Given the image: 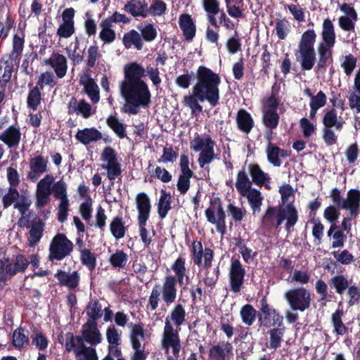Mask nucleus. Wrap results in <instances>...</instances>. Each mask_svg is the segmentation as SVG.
Segmentation results:
<instances>
[{"instance_id":"obj_41","label":"nucleus","mask_w":360,"mask_h":360,"mask_svg":"<svg viewBox=\"0 0 360 360\" xmlns=\"http://www.w3.org/2000/svg\"><path fill=\"white\" fill-rule=\"evenodd\" d=\"M41 90L37 85L30 89L27 97V106L29 109L36 110L40 105L42 100Z\"/></svg>"},{"instance_id":"obj_14","label":"nucleus","mask_w":360,"mask_h":360,"mask_svg":"<svg viewBox=\"0 0 360 360\" xmlns=\"http://www.w3.org/2000/svg\"><path fill=\"white\" fill-rule=\"evenodd\" d=\"M49 158L41 154L35 155L30 159V172L27 173V179L35 182L44 173L49 171Z\"/></svg>"},{"instance_id":"obj_17","label":"nucleus","mask_w":360,"mask_h":360,"mask_svg":"<svg viewBox=\"0 0 360 360\" xmlns=\"http://www.w3.org/2000/svg\"><path fill=\"white\" fill-rule=\"evenodd\" d=\"M15 59L5 55L0 58V84L5 88L11 81L12 74L15 70Z\"/></svg>"},{"instance_id":"obj_57","label":"nucleus","mask_w":360,"mask_h":360,"mask_svg":"<svg viewBox=\"0 0 360 360\" xmlns=\"http://www.w3.org/2000/svg\"><path fill=\"white\" fill-rule=\"evenodd\" d=\"M226 210L233 221L240 223L246 214V210L234 205L233 202H229L227 205Z\"/></svg>"},{"instance_id":"obj_7","label":"nucleus","mask_w":360,"mask_h":360,"mask_svg":"<svg viewBox=\"0 0 360 360\" xmlns=\"http://www.w3.org/2000/svg\"><path fill=\"white\" fill-rule=\"evenodd\" d=\"M284 298L293 311L303 312L307 310L312 301L310 291L304 287L288 290L284 293Z\"/></svg>"},{"instance_id":"obj_27","label":"nucleus","mask_w":360,"mask_h":360,"mask_svg":"<svg viewBox=\"0 0 360 360\" xmlns=\"http://www.w3.org/2000/svg\"><path fill=\"white\" fill-rule=\"evenodd\" d=\"M172 270L174 272L175 285L178 283L180 286L188 283V276L186 275V259L184 257L179 256L171 266Z\"/></svg>"},{"instance_id":"obj_39","label":"nucleus","mask_w":360,"mask_h":360,"mask_svg":"<svg viewBox=\"0 0 360 360\" xmlns=\"http://www.w3.org/2000/svg\"><path fill=\"white\" fill-rule=\"evenodd\" d=\"M236 245L246 264H250L257 257V252L253 251L251 248H248L245 243L244 240L240 237L236 238Z\"/></svg>"},{"instance_id":"obj_56","label":"nucleus","mask_w":360,"mask_h":360,"mask_svg":"<svg viewBox=\"0 0 360 360\" xmlns=\"http://www.w3.org/2000/svg\"><path fill=\"white\" fill-rule=\"evenodd\" d=\"M280 148L273 143L268 144L266 148L267 160L274 167H280L282 162L279 156Z\"/></svg>"},{"instance_id":"obj_44","label":"nucleus","mask_w":360,"mask_h":360,"mask_svg":"<svg viewBox=\"0 0 360 360\" xmlns=\"http://www.w3.org/2000/svg\"><path fill=\"white\" fill-rule=\"evenodd\" d=\"M344 313L342 310L337 309L331 315V323L334 328L333 332L338 335H343L347 333L348 328L342 321Z\"/></svg>"},{"instance_id":"obj_25","label":"nucleus","mask_w":360,"mask_h":360,"mask_svg":"<svg viewBox=\"0 0 360 360\" xmlns=\"http://www.w3.org/2000/svg\"><path fill=\"white\" fill-rule=\"evenodd\" d=\"M81 333L85 342L91 345L96 346L101 342L102 337L97 328V323L86 321L82 326Z\"/></svg>"},{"instance_id":"obj_4","label":"nucleus","mask_w":360,"mask_h":360,"mask_svg":"<svg viewBox=\"0 0 360 360\" xmlns=\"http://www.w3.org/2000/svg\"><path fill=\"white\" fill-rule=\"evenodd\" d=\"M316 37L317 35L314 29H308L301 35L295 55L302 70H312L316 63V53L314 45Z\"/></svg>"},{"instance_id":"obj_37","label":"nucleus","mask_w":360,"mask_h":360,"mask_svg":"<svg viewBox=\"0 0 360 360\" xmlns=\"http://www.w3.org/2000/svg\"><path fill=\"white\" fill-rule=\"evenodd\" d=\"M252 182L249 179L245 169L238 172L236 188L240 195L245 196V192L252 188Z\"/></svg>"},{"instance_id":"obj_34","label":"nucleus","mask_w":360,"mask_h":360,"mask_svg":"<svg viewBox=\"0 0 360 360\" xmlns=\"http://www.w3.org/2000/svg\"><path fill=\"white\" fill-rule=\"evenodd\" d=\"M86 313L88 316L87 322L97 323L96 321L102 317V305L97 298L89 300L86 307Z\"/></svg>"},{"instance_id":"obj_53","label":"nucleus","mask_w":360,"mask_h":360,"mask_svg":"<svg viewBox=\"0 0 360 360\" xmlns=\"http://www.w3.org/2000/svg\"><path fill=\"white\" fill-rule=\"evenodd\" d=\"M257 313V310L249 304L242 307L240 311L243 322L249 326H252L255 322Z\"/></svg>"},{"instance_id":"obj_8","label":"nucleus","mask_w":360,"mask_h":360,"mask_svg":"<svg viewBox=\"0 0 360 360\" xmlns=\"http://www.w3.org/2000/svg\"><path fill=\"white\" fill-rule=\"evenodd\" d=\"M212 207L205 211L207 221L216 226L217 232L224 235L226 231V213L220 198L216 197L210 200Z\"/></svg>"},{"instance_id":"obj_26","label":"nucleus","mask_w":360,"mask_h":360,"mask_svg":"<svg viewBox=\"0 0 360 360\" xmlns=\"http://www.w3.org/2000/svg\"><path fill=\"white\" fill-rule=\"evenodd\" d=\"M236 122L238 129L246 134L250 133L255 127V121L251 114L244 108L238 110Z\"/></svg>"},{"instance_id":"obj_1","label":"nucleus","mask_w":360,"mask_h":360,"mask_svg":"<svg viewBox=\"0 0 360 360\" xmlns=\"http://www.w3.org/2000/svg\"><path fill=\"white\" fill-rule=\"evenodd\" d=\"M196 79L191 93L185 95L182 100L183 104L191 109L192 114L202 112L200 103L207 101L210 106L216 107L220 99L221 78L219 74L209 68L200 65L197 69Z\"/></svg>"},{"instance_id":"obj_32","label":"nucleus","mask_w":360,"mask_h":360,"mask_svg":"<svg viewBox=\"0 0 360 360\" xmlns=\"http://www.w3.org/2000/svg\"><path fill=\"white\" fill-rule=\"evenodd\" d=\"M122 44L127 49L134 46L136 50L143 49V41L140 34L135 30H131L124 34Z\"/></svg>"},{"instance_id":"obj_47","label":"nucleus","mask_w":360,"mask_h":360,"mask_svg":"<svg viewBox=\"0 0 360 360\" xmlns=\"http://www.w3.org/2000/svg\"><path fill=\"white\" fill-rule=\"evenodd\" d=\"M186 310L184 306L181 304H176L170 312V315L168 316L169 320L173 322L174 325L179 328L186 321Z\"/></svg>"},{"instance_id":"obj_43","label":"nucleus","mask_w":360,"mask_h":360,"mask_svg":"<svg viewBox=\"0 0 360 360\" xmlns=\"http://www.w3.org/2000/svg\"><path fill=\"white\" fill-rule=\"evenodd\" d=\"M110 231L115 239L119 240L124 238L127 227L124 226L122 217L117 216L112 219L110 224Z\"/></svg>"},{"instance_id":"obj_62","label":"nucleus","mask_w":360,"mask_h":360,"mask_svg":"<svg viewBox=\"0 0 360 360\" xmlns=\"http://www.w3.org/2000/svg\"><path fill=\"white\" fill-rule=\"evenodd\" d=\"M331 254L341 264L348 265L354 261V257L347 250L333 251Z\"/></svg>"},{"instance_id":"obj_40","label":"nucleus","mask_w":360,"mask_h":360,"mask_svg":"<svg viewBox=\"0 0 360 360\" xmlns=\"http://www.w3.org/2000/svg\"><path fill=\"white\" fill-rule=\"evenodd\" d=\"M99 25L101 29L99 33L100 39L104 44H112L116 39V32L112 30V25L107 22L106 20H102Z\"/></svg>"},{"instance_id":"obj_9","label":"nucleus","mask_w":360,"mask_h":360,"mask_svg":"<svg viewBox=\"0 0 360 360\" xmlns=\"http://www.w3.org/2000/svg\"><path fill=\"white\" fill-rule=\"evenodd\" d=\"M260 308L258 316V323L260 326L269 328L271 326H283V317L276 309L271 307L266 297H262L260 301Z\"/></svg>"},{"instance_id":"obj_60","label":"nucleus","mask_w":360,"mask_h":360,"mask_svg":"<svg viewBox=\"0 0 360 360\" xmlns=\"http://www.w3.org/2000/svg\"><path fill=\"white\" fill-rule=\"evenodd\" d=\"M311 275L307 271H301L295 269L292 276H289L288 281L295 282L302 285H305L309 283Z\"/></svg>"},{"instance_id":"obj_6","label":"nucleus","mask_w":360,"mask_h":360,"mask_svg":"<svg viewBox=\"0 0 360 360\" xmlns=\"http://www.w3.org/2000/svg\"><path fill=\"white\" fill-rule=\"evenodd\" d=\"M74 249L73 243L64 233H57L52 238L49 248L48 260L53 263L70 255Z\"/></svg>"},{"instance_id":"obj_52","label":"nucleus","mask_w":360,"mask_h":360,"mask_svg":"<svg viewBox=\"0 0 360 360\" xmlns=\"http://www.w3.org/2000/svg\"><path fill=\"white\" fill-rule=\"evenodd\" d=\"M25 44L24 37H20L18 34H14L13 39V47L11 53L8 56L19 62L20 56L23 51Z\"/></svg>"},{"instance_id":"obj_28","label":"nucleus","mask_w":360,"mask_h":360,"mask_svg":"<svg viewBox=\"0 0 360 360\" xmlns=\"http://www.w3.org/2000/svg\"><path fill=\"white\" fill-rule=\"evenodd\" d=\"M179 25L185 39L188 41H192L195 36L196 26L191 15L188 13L180 15Z\"/></svg>"},{"instance_id":"obj_46","label":"nucleus","mask_w":360,"mask_h":360,"mask_svg":"<svg viewBox=\"0 0 360 360\" xmlns=\"http://www.w3.org/2000/svg\"><path fill=\"white\" fill-rule=\"evenodd\" d=\"M106 124L120 139L127 137L126 126L117 117L112 115L108 116Z\"/></svg>"},{"instance_id":"obj_11","label":"nucleus","mask_w":360,"mask_h":360,"mask_svg":"<svg viewBox=\"0 0 360 360\" xmlns=\"http://www.w3.org/2000/svg\"><path fill=\"white\" fill-rule=\"evenodd\" d=\"M245 269L239 259L232 257L229 272L230 290L239 292L245 281Z\"/></svg>"},{"instance_id":"obj_33","label":"nucleus","mask_w":360,"mask_h":360,"mask_svg":"<svg viewBox=\"0 0 360 360\" xmlns=\"http://www.w3.org/2000/svg\"><path fill=\"white\" fill-rule=\"evenodd\" d=\"M172 196L169 192L162 189L160 196L157 205V211L161 219H165L169 211L172 209Z\"/></svg>"},{"instance_id":"obj_22","label":"nucleus","mask_w":360,"mask_h":360,"mask_svg":"<svg viewBox=\"0 0 360 360\" xmlns=\"http://www.w3.org/2000/svg\"><path fill=\"white\" fill-rule=\"evenodd\" d=\"M54 276L60 286H65L70 290H75L79 286L80 276L77 271L68 274L62 269H58Z\"/></svg>"},{"instance_id":"obj_61","label":"nucleus","mask_w":360,"mask_h":360,"mask_svg":"<svg viewBox=\"0 0 360 360\" xmlns=\"http://www.w3.org/2000/svg\"><path fill=\"white\" fill-rule=\"evenodd\" d=\"M278 192L281 194V201L284 206L292 200L295 201L294 191L291 185L287 184L281 186Z\"/></svg>"},{"instance_id":"obj_55","label":"nucleus","mask_w":360,"mask_h":360,"mask_svg":"<svg viewBox=\"0 0 360 360\" xmlns=\"http://www.w3.org/2000/svg\"><path fill=\"white\" fill-rule=\"evenodd\" d=\"M214 148V146L209 147L207 145L206 148L200 151L198 159L200 168H204L206 165L210 164L215 159L216 155Z\"/></svg>"},{"instance_id":"obj_29","label":"nucleus","mask_w":360,"mask_h":360,"mask_svg":"<svg viewBox=\"0 0 360 360\" xmlns=\"http://www.w3.org/2000/svg\"><path fill=\"white\" fill-rule=\"evenodd\" d=\"M75 139L84 146L96 142L102 139V133L95 127L79 129Z\"/></svg>"},{"instance_id":"obj_64","label":"nucleus","mask_w":360,"mask_h":360,"mask_svg":"<svg viewBox=\"0 0 360 360\" xmlns=\"http://www.w3.org/2000/svg\"><path fill=\"white\" fill-rule=\"evenodd\" d=\"M139 30L141 39L147 42L153 41L157 37L158 32L156 28L152 23H148Z\"/></svg>"},{"instance_id":"obj_50","label":"nucleus","mask_w":360,"mask_h":360,"mask_svg":"<svg viewBox=\"0 0 360 360\" xmlns=\"http://www.w3.org/2000/svg\"><path fill=\"white\" fill-rule=\"evenodd\" d=\"M207 144L209 147L215 146V142L210 136L207 135V136L202 138L197 134L194 139L191 142V148L195 152L202 151L207 148Z\"/></svg>"},{"instance_id":"obj_2","label":"nucleus","mask_w":360,"mask_h":360,"mask_svg":"<svg viewBox=\"0 0 360 360\" xmlns=\"http://www.w3.org/2000/svg\"><path fill=\"white\" fill-rule=\"evenodd\" d=\"M285 220V230L290 233L299 220V213L293 200L284 207L269 206L262 216V224L266 229H277Z\"/></svg>"},{"instance_id":"obj_13","label":"nucleus","mask_w":360,"mask_h":360,"mask_svg":"<svg viewBox=\"0 0 360 360\" xmlns=\"http://www.w3.org/2000/svg\"><path fill=\"white\" fill-rule=\"evenodd\" d=\"M19 222L22 223V226L30 228L28 245L30 247H34L41 240L43 236L45 222L40 218H34L32 221V225H30L29 216L22 217L19 219Z\"/></svg>"},{"instance_id":"obj_45","label":"nucleus","mask_w":360,"mask_h":360,"mask_svg":"<svg viewBox=\"0 0 360 360\" xmlns=\"http://www.w3.org/2000/svg\"><path fill=\"white\" fill-rule=\"evenodd\" d=\"M328 284L338 295H342L349 288L347 278L344 275H335L330 278Z\"/></svg>"},{"instance_id":"obj_36","label":"nucleus","mask_w":360,"mask_h":360,"mask_svg":"<svg viewBox=\"0 0 360 360\" xmlns=\"http://www.w3.org/2000/svg\"><path fill=\"white\" fill-rule=\"evenodd\" d=\"M81 84L84 86V92L90 98L93 103L98 102L100 99L99 88L94 79L87 76L86 80H81Z\"/></svg>"},{"instance_id":"obj_12","label":"nucleus","mask_w":360,"mask_h":360,"mask_svg":"<svg viewBox=\"0 0 360 360\" xmlns=\"http://www.w3.org/2000/svg\"><path fill=\"white\" fill-rule=\"evenodd\" d=\"M162 346L166 350L172 348L174 356L179 355L181 350V341L179 333L177 330H174L168 317L165 319Z\"/></svg>"},{"instance_id":"obj_15","label":"nucleus","mask_w":360,"mask_h":360,"mask_svg":"<svg viewBox=\"0 0 360 360\" xmlns=\"http://www.w3.org/2000/svg\"><path fill=\"white\" fill-rule=\"evenodd\" d=\"M145 76V69L136 62H132L124 67V79L121 85L144 82L141 78Z\"/></svg>"},{"instance_id":"obj_30","label":"nucleus","mask_w":360,"mask_h":360,"mask_svg":"<svg viewBox=\"0 0 360 360\" xmlns=\"http://www.w3.org/2000/svg\"><path fill=\"white\" fill-rule=\"evenodd\" d=\"M29 264V260L25 255L18 254L15 257V262L6 264L4 269L7 275L13 276L18 273H24Z\"/></svg>"},{"instance_id":"obj_16","label":"nucleus","mask_w":360,"mask_h":360,"mask_svg":"<svg viewBox=\"0 0 360 360\" xmlns=\"http://www.w3.org/2000/svg\"><path fill=\"white\" fill-rule=\"evenodd\" d=\"M233 349L231 343L220 341L210 349L209 359L210 360H229Z\"/></svg>"},{"instance_id":"obj_3","label":"nucleus","mask_w":360,"mask_h":360,"mask_svg":"<svg viewBox=\"0 0 360 360\" xmlns=\"http://www.w3.org/2000/svg\"><path fill=\"white\" fill-rule=\"evenodd\" d=\"M120 91L126 102L122 108L125 113L136 115L139 108H147L151 102V94L146 82L120 85Z\"/></svg>"},{"instance_id":"obj_58","label":"nucleus","mask_w":360,"mask_h":360,"mask_svg":"<svg viewBox=\"0 0 360 360\" xmlns=\"http://www.w3.org/2000/svg\"><path fill=\"white\" fill-rule=\"evenodd\" d=\"M56 84L57 81L54 77L53 73L46 71L39 75L36 85L43 90L45 86H49L52 88L56 86Z\"/></svg>"},{"instance_id":"obj_48","label":"nucleus","mask_w":360,"mask_h":360,"mask_svg":"<svg viewBox=\"0 0 360 360\" xmlns=\"http://www.w3.org/2000/svg\"><path fill=\"white\" fill-rule=\"evenodd\" d=\"M131 328L130 331V342L131 345H141L140 339H143L145 336V330L142 323L134 324L132 322L128 324Z\"/></svg>"},{"instance_id":"obj_51","label":"nucleus","mask_w":360,"mask_h":360,"mask_svg":"<svg viewBox=\"0 0 360 360\" xmlns=\"http://www.w3.org/2000/svg\"><path fill=\"white\" fill-rule=\"evenodd\" d=\"M128 259L127 254L120 250L112 254L108 259V262L113 268L123 269L126 266Z\"/></svg>"},{"instance_id":"obj_21","label":"nucleus","mask_w":360,"mask_h":360,"mask_svg":"<svg viewBox=\"0 0 360 360\" xmlns=\"http://www.w3.org/2000/svg\"><path fill=\"white\" fill-rule=\"evenodd\" d=\"M45 64L51 66L54 69L58 78L61 79L65 76L68 70V61L63 55L53 52L51 56L45 60Z\"/></svg>"},{"instance_id":"obj_20","label":"nucleus","mask_w":360,"mask_h":360,"mask_svg":"<svg viewBox=\"0 0 360 360\" xmlns=\"http://www.w3.org/2000/svg\"><path fill=\"white\" fill-rule=\"evenodd\" d=\"M248 172L252 177V182L259 187L264 186L269 190V184L271 182V177L267 173H265L258 164L250 163L248 165Z\"/></svg>"},{"instance_id":"obj_23","label":"nucleus","mask_w":360,"mask_h":360,"mask_svg":"<svg viewBox=\"0 0 360 360\" xmlns=\"http://www.w3.org/2000/svg\"><path fill=\"white\" fill-rule=\"evenodd\" d=\"M177 295V288L175 285L174 276H166L162 286V298L165 304L169 306L175 302Z\"/></svg>"},{"instance_id":"obj_42","label":"nucleus","mask_w":360,"mask_h":360,"mask_svg":"<svg viewBox=\"0 0 360 360\" xmlns=\"http://www.w3.org/2000/svg\"><path fill=\"white\" fill-rule=\"evenodd\" d=\"M279 120L280 116L276 110H262V121L266 129H276L279 124Z\"/></svg>"},{"instance_id":"obj_24","label":"nucleus","mask_w":360,"mask_h":360,"mask_svg":"<svg viewBox=\"0 0 360 360\" xmlns=\"http://www.w3.org/2000/svg\"><path fill=\"white\" fill-rule=\"evenodd\" d=\"M148 2L146 0H129L124 6V11L134 18L148 16Z\"/></svg>"},{"instance_id":"obj_18","label":"nucleus","mask_w":360,"mask_h":360,"mask_svg":"<svg viewBox=\"0 0 360 360\" xmlns=\"http://www.w3.org/2000/svg\"><path fill=\"white\" fill-rule=\"evenodd\" d=\"M342 209L347 210L352 217L356 218L360 212V191L350 189L347 192V198L342 204Z\"/></svg>"},{"instance_id":"obj_59","label":"nucleus","mask_w":360,"mask_h":360,"mask_svg":"<svg viewBox=\"0 0 360 360\" xmlns=\"http://www.w3.org/2000/svg\"><path fill=\"white\" fill-rule=\"evenodd\" d=\"M194 174L181 173L179 176L176 186L181 195H185L190 188L191 179Z\"/></svg>"},{"instance_id":"obj_10","label":"nucleus","mask_w":360,"mask_h":360,"mask_svg":"<svg viewBox=\"0 0 360 360\" xmlns=\"http://www.w3.org/2000/svg\"><path fill=\"white\" fill-rule=\"evenodd\" d=\"M321 36L323 41L318 45V55H333L332 49L336 41V35L334 25L329 18L323 20Z\"/></svg>"},{"instance_id":"obj_19","label":"nucleus","mask_w":360,"mask_h":360,"mask_svg":"<svg viewBox=\"0 0 360 360\" xmlns=\"http://www.w3.org/2000/svg\"><path fill=\"white\" fill-rule=\"evenodd\" d=\"M91 110V105L84 99L78 101L75 97H72L68 103V113L69 115L76 113L87 119L92 115Z\"/></svg>"},{"instance_id":"obj_31","label":"nucleus","mask_w":360,"mask_h":360,"mask_svg":"<svg viewBox=\"0 0 360 360\" xmlns=\"http://www.w3.org/2000/svg\"><path fill=\"white\" fill-rule=\"evenodd\" d=\"M21 139V132L19 127L14 125L8 127L0 135V140L9 148H14L19 145Z\"/></svg>"},{"instance_id":"obj_38","label":"nucleus","mask_w":360,"mask_h":360,"mask_svg":"<svg viewBox=\"0 0 360 360\" xmlns=\"http://www.w3.org/2000/svg\"><path fill=\"white\" fill-rule=\"evenodd\" d=\"M246 197L248 202L252 210V214H255L256 212L260 211V207L263 200V196L259 191L256 188H251L248 192H245V196Z\"/></svg>"},{"instance_id":"obj_5","label":"nucleus","mask_w":360,"mask_h":360,"mask_svg":"<svg viewBox=\"0 0 360 360\" xmlns=\"http://www.w3.org/2000/svg\"><path fill=\"white\" fill-rule=\"evenodd\" d=\"M135 202L138 211L139 235L144 246L148 248L152 242V238L148 236V230L146 226L151 211L150 200L146 193L141 192L136 195Z\"/></svg>"},{"instance_id":"obj_49","label":"nucleus","mask_w":360,"mask_h":360,"mask_svg":"<svg viewBox=\"0 0 360 360\" xmlns=\"http://www.w3.org/2000/svg\"><path fill=\"white\" fill-rule=\"evenodd\" d=\"M284 333V324L283 326H277L276 328H273L269 330L268 333L270 335V348L276 349L281 347Z\"/></svg>"},{"instance_id":"obj_54","label":"nucleus","mask_w":360,"mask_h":360,"mask_svg":"<svg viewBox=\"0 0 360 360\" xmlns=\"http://www.w3.org/2000/svg\"><path fill=\"white\" fill-rule=\"evenodd\" d=\"M96 255L90 249L83 250V252L80 253V261L82 264L85 266L91 272H92L96 267Z\"/></svg>"},{"instance_id":"obj_63","label":"nucleus","mask_w":360,"mask_h":360,"mask_svg":"<svg viewBox=\"0 0 360 360\" xmlns=\"http://www.w3.org/2000/svg\"><path fill=\"white\" fill-rule=\"evenodd\" d=\"M167 10V4L162 0H153V3L148 6V15L150 13L153 16H161L164 15Z\"/></svg>"},{"instance_id":"obj_35","label":"nucleus","mask_w":360,"mask_h":360,"mask_svg":"<svg viewBox=\"0 0 360 360\" xmlns=\"http://www.w3.org/2000/svg\"><path fill=\"white\" fill-rule=\"evenodd\" d=\"M12 345L18 349H21L29 345V331L20 326L13 333Z\"/></svg>"}]
</instances>
